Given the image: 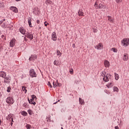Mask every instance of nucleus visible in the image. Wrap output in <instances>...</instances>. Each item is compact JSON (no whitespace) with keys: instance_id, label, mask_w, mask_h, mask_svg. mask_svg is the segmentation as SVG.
Returning a JSON list of instances; mask_svg holds the SVG:
<instances>
[{"instance_id":"39","label":"nucleus","mask_w":129,"mask_h":129,"mask_svg":"<svg viewBox=\"0 0 129 129\" xmlns=\"http://www.w3.org/2000/svg\"><path fill=\"white\" fill-rule=\"evenodd\" d=\"M23 106H24V107H28V103H24L23 105Z\"/></svg>"},{"instance_id":"16","label":"nucleus","mask_w":129,"mask_h":129,"mask_svg":"<svg viewBox=\"0 0 129 129\" xmlns=\"http://www.w3.org/2000/svg\"><path fill=\"white\" fill-rule=\"evenodd\" d=\"M123 42H125L126 44L128 46L129 45V38L123 39Z\"/></svg>"},{"instance_id":"17","label":"nucleus","mask_w":129,"mask_h":129,"mask_svg":"<svg viewBox=\"0 0 129 129\" xmlns=\"http://www.w3.org/2000/svg\"><path fill=\"white\" fill-rule=\"evenodd\" d=\"M31 58H32V59L33 60V61H35V60H36V59H37V55L36 54H32L31 55Z\"/></svg>"},{"instance_id":"47","label":"nucleus","mask_w":129,"mask_h":129,"mask_svg":"<svg viewBox=\"0 0 129 129\" xmlns=\"http://www.w3.org/2000/svg\"><path fill=\"white\" fill-rule=\"evenodd\" d=\"M108 21H110V20H111V16H108Z\"/></svg>"},{"instance_id":"50","label":"nucleus","mask_w":129,"mask_h":129,"mask_svg":"<svg viewBox=\"0 0 129 129\" xmlns=\"http://www.w3.org/2000/svg\"><path fill=\"white\" fill-rule=\"evenodd\" d=\"M115 129H119V127H118V126H115Z\"/></svg>"},{"instance_id":"55","label":"nucleus","mask_w":129,"mask_h":129,"mask_svg":"<svg viewBox=\"0 0 129 129\" xmlns=\"http://www.w3.org/2000/svg\"><path fill=\"white\" fill-rule=\"evenodd\" d=\"M29 61H32V60H33V59H32L31 56L29 57Z\"/></svg>"},{"instance_id":"18","label":"nucleus","mask_w":129,"mask_h":129,"mask_svg":"<svg viewBox=\"0 0 129 129\" xmlns=\"http://www.w3.org/2000/svg\"><path fill=\"white\" fill-rule=\"evenodd\" d=\"M21 114L22 115H23V116H27V115H28V113L25 111H23L21 112Z\"/></svg>"},{"instance_id":"8","label":"nucleus","mask_w":129,"mask_h":129,"mask_svg":"<svg viewBox=\"0 0 129 129\" xmlns=\"http://www.w3.org/2000/svg\"><path fill=\"white\" fill-rule=\"evenodd\" d=\"M0 77H2V78H6V77H7V73L4 71H1Z\"/></svg>"},{"instance_id":"36","label":"nucleus","mask_w":129,"mask_h":129,"mask_svg":"<svg viewBox=\"0 0 129 129\" xmlns=\"http://www.w3.org/2000/svg\"><path fill=\"white\" fill-rule=\"evenodd\" d=\"M31 99H32V100H34L35 98H36V96L35 95H31Z\"/></svg>"},{"instance_id":"24","label":"nucleus","mask_w":129,"mask_h":129,"mask_svg":"<svg viewBox=\"0 0 129 129\" xmlns=\"http://www.w3.org/2000/svg\"><path fill=\"white\" fill-rule=\"evenodd\" d=\"M6 118L7 120H9V121L11 120V119H12V115L11 114L8 115V116L6 117Z\"/></svg>"},{"instance_id":"43","label":"nucleus","mask_w":129,"mask_h":129,"mask_svg":"<svg viewBox=\"0 0 129 129\" xmlns=\"http://www.w3.org/2000/svg\"><path fill=\"white\" fill-rule=\"evenodd\" d=\"M108 76L109 79H111V75L108 74Z\"/></svg>"},{"instance_id":"58","label":"nucleus","mask_w":129,"mask_h":129,"mask_svg":"<svg viewBox=\"0 0 129 129\" xmlns=\"http://www.w3.org/2000/svg\"><path fill=\"white\" fill-rule=\"evenodd\" d=\"M3 23H4V21H0V25H2V24H3Z\"/></svg>"},{"instance_id":"33","label":"nucleus","mask_w":129,"mask_h":129,"mask_svg":"<svg viewBox=\"0 0 129 129\" xmlns=\"http://www.w3.org/2000/svg\"><path fill=\"white\" fill-rule=\"evenodd\" d=\"M97 8H99V9H102V8H103V5L101 4H99Z\"/></svg>"},{"instance_id":"40","label":"nucleus","mask_w":129,"mask_h":129,"mask_svg":"<svg viewBox=\"0 0 129 129\" xmlns=\"http://www.w3.org/2000/svg\"><path fill=\"white\" fill-rule=\"evenodd\" d=\"M2 28L6 29V23H3V24L2 25Z\"/></svg>"},{"instance_id":"44","label":"nucleus","mask_w":129,"mask_h":129,"mask_svg":"<svg viewBox=\"0 0 129 129\" xmlns=\"http://www.w3.org/2000/svg\"><path fill=\"white\" fill-rule=\"evenodd\" d=\"M4 7V4L0 3V8H3Z\"/></svg>"},{"instance_id":"25","label":"nucleus","mask_w":129,"mask_h":129,"mask_svg":"<svg viewBox=\"0 0 129 129\" xmlns=\"http://www.w3.org/2000/svg\"><path fill=\"white\" fill-rule=\"evenodd\" d=\"M121 43H122V45L123 46H124V47H127V46H128L126 42H123V40L121 41Z\"/></svg>"},{"instance_id":"45","label":"nucleus","mask_w":129,"mask_h":129,"mask_svg":"<svg viewBox=\"0 0 129 129\" xmlns=\"http://www.w3.org/2000/svg\"><path fill=\"white\" fill-rule=\"evenodd\" d=\"M70 73L71 74H73V69H72L70 71Z\"/></svg>"},{"instance_id":"5","label":"nucleus","mask_w":129,"mask_h":129,"mask_svg":"<svg viewBox=\"0 0 129 129\" xmlns=\"http://www.w3.org/2000/svg\"><path fill=\"white\" fill-rule=\"evenodd\" d=\"M51 39L52 41H57V34L56 32H53L51 34Z\"/></svg>"},{"instance_id":"62","label":"nucleus","mask_w":129,"mask_h":129,"mask_svg":"<svg viewBox=\"0 0 129 129\" xmlns=\"http://www.w3.org/2000/svg\"><path fill=\"white\" fill-rule=\"evenodd\" d=\"M46 119H47V121H49V118H47Z\"/></svg>"},{"instance_id":"30","label":"nucleus","mask_w":129,"mask_h":129,"mask_svg":"<svg viewBox=\"0 0 129 129\" xmlns=\"http://www.w3.org/2000/svg\"><path fill=\"white\" fill-rule=\"evenodd\" d=\"M26 88H27V87H25V86H23L22 87V90L23 91H25V93H27V89H26Z\"/></svg>"},{"instance_id":"54","label":"nucleus","mask_w":129,"mask_h":129,"mask_svg":"<svg viewBox=\"0 0 129 129\" xmlns=\"http://www.w3.org/2000/svg\"><path fill=\"white\" fill-rule=\"evenodd\" d=\"M24 40L26 42L28 41V39H27V38H26V37H24Z\"/></svg>"},{"instance_id":"64","label":"nucleus","mask_w":129,"mask_h":129,"mask_svg":"<svg viewBox=\"0 0 129 129\" xmlns=\"http://www.w3.org/2000/svg\"><path fill=\"white\" fill-rule=\"evenodd\" d=\"M2 21H3V22H5V21H6V19H4Z\"/></svg>"},{"instance_id":"12","label":"nucleus","mask_w":129,"mask_h":129,"mask_svg":"<svg viewBox=\"0 0 129 129\" xmlns=\"http://www.w3.org/2000/svg\"><path fill=\"white\" fill-rule=\"evenodd\" d=\"M10 9L11 10V11H13V12H14V13H16V14L18 13V12H19V10H18V9L17 8V7H11Z\"/></svg>"},{"instance_id":"56","label":"nucleus","mask_w":129,"mask_h":129,"mask_svg":"<svg viewBox=\"0 0 129 129\" xmlns=\"http://www.w3.org/2000/svg\"><path fill=\"white\" fill-rule=\"evenodd\" d=\"M33 105H36V102L34 101L33 103H32Z\"/></svg>"},{"instance_id":"38","label":"nucleus","mask_w":129,"mask_h":129,"mask_svg":"<svg viewBox=\"0 0 129 129\" xmlns=\"http://www.w3.org/2000/svg\"><path fill=\"white\" fill-rule=\"evenodd\" d=\"M48 86H49L50 88H52L53 87L52 86V85H51V83L50 82H48L47 83Z\"/></svg>"},{"instance_id":"48","label":"nucleus","mask_w":129,"mask_h":129,"mask_svg":"<svg viewBox=\"0 0 129 129\" xmlns=\"http://www.w3.org/2000/svg\"><path fill=\"white\" fill-rule=\"evenodd\" d=\"M46 23H47V22H44V26H45V27H47V26L48 25V24H46Z\"/></svg>"},{"instance_id":"59","label":"nucleus","mask_w":129,"mask_h":129,"mask_svg":"<svg viewBox=\"0 0 129 129\" xmlns=\"http://www.w3.org/2000/svg\"><path fill=\"white\" fill-rule=\"evenodd\" d=\"M75 47H76L75 44L74 43V44H73V48H75Z\"/></svg>"},{"instance_id":"57","label":"nucleus","mask_w":129,"mask_h":129,"mask_svg":"<svg viewBox=\"0 0 129 129\" xmlns=\"http://www.w3.org/2000/svg\"><path fill=\"white\" fill-rule=\"evenodd\" d=\"M110 23H113V20L112 19H110Z\"/></svg>"},{"instance_id":"4","label":"nucleus","mask_w":129,"mask_h":129,"mask_svg":"<svg viewBox=\"0 0 129 129\" xmlns=\"http://www.w3.org/2000/svg\"><path fill=\"white\" fill-rule=\"evenodd\" d=\"M95 49L97 50H102L103 49V45L101 43H99L97 45L95 46Z\"/></svg>"},{"instance_id":"31","label":"nucleus","mask_w":129,"mask_h":129,"mask_svg":"<svg viewBox=\"0 0 129 129\" xmlns=\"http://www.w3.org/2000/svg\"><path fill=\"white\" fill-rule=\"evenodd\" d=\"M4 79H5L4 81L5 83H9L8 81H7L6 80H10V79H9V78L5 77V78H4Z\"/></svg>"},{"instance_id":"15","label":"nucleus","mask_w":129,"mask_h":129,"mask_svg":"<svg viewBox=\"0 0 129 129\" xmlns=\"http://www.w3.org/2000/svg\"><path fill=\"white\" fill-rule=\"evenodd\" d=\"M28 25H29V27L30 28H33V26H32V22L31 21V18L28 19Z\"/></svg>"},{"instance_id":"42","label":"nucleus","mask_w":129,"mask_h":129,"mask_svg":"<svg viewBox=\"0 0 129 129\" xmlns=\"http://www.w3.org/2000/svg\"><path fill=\"white\" fill-rule=\"evenodd\" d=\"M116 3H121V2H122V0H115Z\"/></svg>"},{"instance_id":"51","label":"nucleus","mask_w":129,"mask_h":129,"mask_svg":"<svg viewBox=\"0 0 129 129\" xmlns=\"http://www.w3.org/2000/svg\"><path fill=\"white\" fill-rule=\"evenodd\" d=\"M59 101H60V100H58V101H57L56 102L53 103V104H56V103H57V102H58Z\"/></svg>"},{"instance_id":"60","label":"nucleus","mask_w":129,"mask_h":129,"mask_svg":"<svg viewBox=\"0 0 129 129\" xmlns=\"http://www.w3.org/2000/svg\"><path fill=\"white\" fill-rule=\"evenodd\" d=\"M102 74H103V75H104V74L105 75V74H106V72H105L104 73L102 72Z\"/></svg>"},{"instance_id":"46","label":"nucleus","mask_w":129,"mask_h":129,"mask_svg":"<svg viewBox=\"0 0 129 129\" xmlns=\"http://www.w3.org/2000/svg\"><path fill=\"white\" fill-rule=\"evenodd\" d=\"M3 97V93L2 92H0V98H2Z\"/></svg>"},{"instance_id":"37","label":"nucleus","mask_w":129,"mask_h":129,"mask_svg":"<svg viewBox=\"0 0 129 129\" xmlns=\"http://www.w3.org/2000/svg\"><path fill=\"white\" fill-rule=\"evenodd\" d=\"M93 33H97V29L93 28Z\"/></svg>"},{"instance_id":"53","label":"nucleus","mask_w":129,"mask_h":129,"mask_svg":"<svg viewBox=\"0 0 129 129\" xmlns=\"http://www.w3.org/2000/svg\"><path fill=\"white\" fill-rule=\"evenodd\" d=\"M97 4H98V2H96L95 3L94 6H97Z\"/></svg>"},{"instance_id":"63","label":"nucleus","mask_w":129,"mask_h":129,"mask_svg":"<svg viewBox=\"0 0 129 129\" xmlns=\"http://www.w3.org/2000/svg\"><path fill=\"white\" fill-rule=\"evenodd\" d=\"M68 119H71V116H70V117L68 118Z\"/></svg>"},{"instance_id":"34","label":"nucleus","mask_w":129,"mask_h":129,"mask_svg":"<svg viewBox=\"0 0 129 129\" xmlns=\"http://www.w3.org/2000/svg\"><path fill=\"white\" fill-rule=\"evenodd\" d=\"M27 112L30 114V115H32V111H31V109L28 110Z\"/></svg>"},{"instance_id":"21","label":"nucleus","mask_w":129,"mask_h":129,"mask_svg":"<svg viewBox=\"0 0 129 129\" xmlns=\"http://www.w3.org/2000/svg\"><path fill=\"white\" fill-rule=\"evenodd\" d=\"M113 85H112V83H110L106 85V86L107 87V88H110V87H112Z\"/></svg>"},{"instance_id":"14","label":"nucleus","mask_w":129,"mask_h":129,"mask_svg":"<svg viewBox=\"0 0 129 129\" xmlns=\"http://www.w3.org/2000/svg\"><path fill=\"white\" fill-rule=\"evenodd\" d=\"M78 15L79 16L84 17V13H83V10L82 9H80L78 11Z\"/></svg>"},{"instance_id":"1","label":"nucleus","mask_w":129,"mask_h":129,"mask_svg":"<svg viewBox=\"0 0 129 129\" xmlns=\"http://www.w3.org/2000/svg\"><path fill=\"white\" fill-rule=\"evenodd\" d=\"M6 102L8 104H14V102H15V101H14V98L12 97H8L6 99Z\"/></svg>"},{"instance_id":"52","label":"nucleus","mask_w":129,"mask_h":129,"mask_svg":"<svg viewBox=\"0 0 129 129\" xmlns=\"http://www.w3.org/2000/svg\"><path fill=\"white\" fill-rule=\"evenodd\" d=\"M36 23H37L38 24H40V20H37L36 21Z\"/></svg>"},{"instance_id":"2","label":"nucleus","mask_w":129,"mask_h":129,"mask_svg":"<svg viewBox=\"0 0 129 129\" xmlns=\"http://www.w3.org/2000/svg\"><path fill=\"white\" fill-rule=\"evenodd\" d=\"M29 74L31 77L32 78L34 77H37V74L35 72V70L34 69H31L29 71Z\"/></svg>"},{"instance_id":"13","label":"nucleus","mask_w":129,"mask_h":129,"mask_svg":"<svg viewBox=\"0 0 129 129\" xmlns=\"http://www.w3.org/2000/svg\"><path fill=\"white\" fill-rule=\"evenodd\" d=\"M123 61H127L128 60V55L127 53H124L123 56Z\"/></svg>"},{"instance_id":"41","label":"nucleus","mask_w":129,"mask_h":129,"mask_svg":"<svg viewBox=\"0 0 129 129\" xmlns=\"http://www.w3.org/2000/svg\"><path fill=\"white\" fill-rule=\"evenodd\" d=\"M1 38L3 39V40H6V37L4 35H2Z\"/></svg>"},{"instance_id":"29","label":"nucleus","mask_w":129,"mask_h":129,"mask_svg":"<svg viewBox=\"0 0 129 129\" xmlns=\"http://www.w3.org/2000/svg\"><path fill=\"white\" fill-rule=\"evenodd\" d=\"M111 51L114 52V53H117V49H116L115 48L113 47L111 48Z\"/></svg>"},{"instance_id":"35","label":"nucleus","mask_w":129,"mask_h":129,"mask_svg":"<svg viewBox=\"0 0 129 129\" xmlns=\"http://www.w3.org/2000/svg\"><path fill=\"white\" fill-rule=\"evenodd\" d=\"M26 127L27 129H31V125L30 124H26Z\"/></svg>"},{"instance_id":"61","label":"nucleus","mask_w":129,"mask_h":129,"mask_svg":"<svg viewBox=\"0 0 129 129\" xmlns=\"http://www.w3.org/2000/svg\"><path fill=\"white\" fill-rule=\"evenodd\" d=\"M11 120H12V122H14V118H11Z\"/></svg>"},{"instance_id":"7","label":"nucleus","mask_w":129,"mask_h":129,"mask_svg":"<svg viewBox=\"0 0 129 129\" xmlns=\"http://www.w3.org/2000/svg\"><path fill=\"white\" fill-rule=\"evenodd\" d=\"M103 80L105 82H108V81H109V79L108 78V74H107L106 76L105 75V74H104Z\"/></svg>"},{"instance_id":"32","label":"nucleus","mask_w":129,"mask_h":129,"mask_svg":"<svg viewBox=\"0 0 129 129\" xmlns=\"http://www.w3.org/2000/svg\"><path fill=\"white\" fill-rule=\"evenodd\" d=\"M11 90H12L11 87L10 86L8 87L7 90V92H11Z\"/></svg>"},{"instance_id":"27","label":"nucleus","mask_w":129,"mask_h":129,"mask_svg":"<svg viewBox=\"0 0 129 129\" xmlns=\"http://www.w3.org/2000/svg\"><path fill=\"white\" fill-rule=\"evenodd\" d=\"M113 91L114 92H118V88L116 87H113Z\"/></svg>"},{"instance_id":"10","label":"nucleus","mask_w":129,"mask_h":129,"mask_svg":"<svg viewBox=\"0 0 129 129\" xmlns=\"http://www.w3.org/2000/svg\"><path fill=\"white\" fill-rule=\"evenodd\" d=\"M104 66H105V67H106V68H108V67H109V66H110L109 61H108L107 60H104Z\"/></svg>"},{"instance_id":"20","label":"nucleus","mask_w":129,"mask_h":129,"mask_svg":"<svg viewBox=\"0 0 129 129\" xmlns=\"http://www.w3.org/2000/svg\"><path fill=\"white\" fill-rule=\"evenodd\" d=\"M79 103L80 104H81L82 105V104H84V100L81 99V98H79Z\"/></svg>"},{"instance_id":"23","label":"nucleus","mask_w":129,"mask_h":129,"mask_svg":"<svg viewBox=\"0 0 129 129\" xmlns=\"http://www.w3.org/2000/svg\"><path fill=\"white\" fill-rule=\"evenodd\" d=\"M115 80H118L119 78V75H118V74L115 73Z\"/></svg>"},{"instance_id":"9","label":"nucleus","mask_w":129,"mask_h":129,"mask_svg":"<svg viewBox=\"0 0 129 129\" xmlns=\"http://www.w3.org/2000/svg\"><path fill=\"white\" fill-rule=\"evenodd\" d=\"M19 32H20L21 34H23V35H25V34H26L27 33H26V29L24 28V27H20L19 29Z\"/></svg>"},{"instance_id":"49","label":"nucleus","mask_w":129,"mask_h":129,"mask_svg":"<svg viewBox=\"0 0 129 129\" xmlns=\"http://www.w3.org/2000/svg\"><path fill=\"white\" fill-rule=\"evenodd\" d=\"M96 9H99V8H97L98 7V4L97 5L94 6Z\"/></svg>"},{"instance_id":"19","label":"nucleus","mask_w":129,"mask_h":129,"mask_svg":"<svg viewBox=\"0 0 129 129\" xmlns=\"http://www.w3.org/2000/svg\"><path fill=\"white\" fill-rule=\"evenodd\" d=\"M56 55H57V56H59V57H61L62 53H61V52L59 51V50L57 49L56 50Z\"/></svg>"},{"instance_id":"11","label":"nucleus","mask_w":129,"mask_h":129,"mask_svg":"<svg viewBox=\"0 0 129 129\" xmlns=\"http://www.w3.org/2000/svg\"><path fill=\"white\" fill-rule=\"evenodd\" d=\"M45 4H46L47 6H50V5H54V3L52 2L51 0H46Z\"/></svg>"},{"instance_id":"26","label":"nucleus","mask_w":129,"mask_h":129,"mask_svg":"<svg viewBox=\"0 0 129 129\" xmlns=\"http://www.w3.org/2000/svg\"><path fill=\"white\" fill-rule=\"evenodd\" d=\"M28 100L29 103H30V104H33L34 102V100L30 99H30L28 98Z\"/></svg>"},{"instance_id":"28","label":"nucleus","mask_w":129,"mask_h":129,"mask_svg":"<svg viewBox=\"0 0 129 129\" xmlns=\"http://www.w3.org/2000/svg\"><path fill=\"white\" fill-rule=\"evenodd\" d=\"M53 64L55 66H58V65H59V62L57 60H55L53 62Z\"/></svg>"},{"instance_id":"3","label":"nucleus","mask_w":129,"mask_h":129,"mask_svg":"<svg viewBox=\"0 0 129 129\" xmlns=\"http://www.w3.org/2000/svg\"><path fill=\"white\" fill-rule=\"evenodd\" d=\"M25 37H27V38L30 39V41H32L34 38L33 34L29 33L28 32H27L26 33H25Z\"/></svg>"},{"instance_id":"6","label":"nucleus","mask_w":129,"mask_h":129,"mask_svg":"<svg viewBox=\"0 0 129 129\" xmlns=\"http://www.w3.org/2000/svg\"><path fill=\"white\" fill-rule=\"evenodd\" d=\"M62 86V84L58 83V80L56 81L55 83L54 82H53V88H55L57 87H60V86Z\"/></svg>"},{"instance_id":"22","label":"nucleus","mask_w":129,"mask_h":129,"mask_svg":"<svg viewBox=\"0 0 129 129\" xmlns=\"http://www.w3.org/2000/svg\"><path fill=\"white\" fill-rule=\"evenodd\" d=\"M10 47H14V46H15V42L13 40L10 41Z\"/></svg>"}]
</instances>
